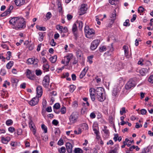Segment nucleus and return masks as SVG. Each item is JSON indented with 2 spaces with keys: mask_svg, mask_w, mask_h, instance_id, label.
Masks as SVG:
<instances>
[{
  "mask_svg": "<svg viewBox=\"0 0 153 153\" xmlns=\"http://www.w3.org/2000/svg\"><path fill=\"white\" fill-rule=\"evenodd\" d=\"M77 28L76 24L75 23L73 26L72 31L74 36L76 38L78 36L77 31Z\"/></svg>",
  "mask_w": 153,
  "mask_h": 153,
  "instance_id": "a211bd4d",
  "label": "nucleus"
},
{
  "mask_svg": "<svg viewBox=\"0 0 153 153\" xmlns=\"http://www.w3.org/2000/svg\"><path fill=\"white\" fill-rule=\"evenodd\" d=\"M52 123L55 126H57L59 123L58 121L56 120H54L52 121Z\"/></svg>",
  "mask_w": 153,
  "mask_h": 153,
  "instance_id": "69168bd1",
  "label": "nucleus"
},
{
  "mask_svg": "<svg viewBox=\"0 0 153 153\" xmlns=\"http://www.w3.org/2000/svg\"><path fill=\"white\" fill-rule=\"evenodd\" d=\"M120 90H119V88L117 87L114 88L112 93V95L113 96L115 97H117V96H118Z\"/></svg>",
  "mask_w": 153,
  "mask_h": 153,
  "instance_id": "6ab92c4d",
  "label": "nucleus"
},
{
  "mask_svg": "<svg viewBox=\"0 0 153 153\" xmlns=\"http://www.w3.org/2000/svg\"><path fill=\"white\" fill-rule=\"evenodd\" d=\"M35 72L37 76H40L42 73V71L40 70H36Z\"/></svg>",
  "mask_w": 153,
  "mask_h": 153,
  "instance_id": "49530a36",
  "label": "nucleus"
},
{
  "mask_svg": "<svg viewBox=\"0 0 153 153\" xmlns=\"http://www.w3.org/2000/svg\"><path fill=\"white\" fill-rule=\"evenodd\" d=\"M108 47H107L108 48ZM107 49V48L105 46H103L100 48V51L101 52H103L105 51Z\"/></svg>",
  "mask_w": 153,
  "mask_h": 153,
  "instance_id": "473e14b6",
  "label": "nucleus"
},
{
  "mask_svg": "<svg viewBox=\"0 0 153 153\" xmlns=\"http://www.w3.org/2000/svg\"><path fill=\"white\" fill-rule=\"evenodd\" d=\"M39 40L40 41L42 42L43 40V38L44 36L43 35V33L42 32H39Z\"/></svg>",
  "mask_w": 153,
  "mask_h": 153,
  "instance_id": "393cba45",
  "label": "nucleus"
},
{
  "mask_svg": "<svg viewBox=\"0 0 153 153\" xmlns=\"http://www.w3.org/2000/svg\"><path fill=\"white\" fill-rule=\"evenodd\" d=\"M118 0H109V2L111 4L113 5L114 4L115 2H117Z\"/></svg>",
  "mask_w": 153,
  "mask_h": 153,
  "instance_id": "680f3d73",
  "label": "nucleus"
},
{
  "mask_svg": "<svg viewBox=\"0 0 153 153\" xmlns=\"http://www.w3.org/2000/svg\"><path fill=\"white\" fill-rule=\"evenodd\" d=\"M60 105L59 103H56L53 105L54 109H57L60 108Z\"/></svg>",
  "mask_w": 153,
  "mask_h": 153,
  "instance_id": "37998d69",
  "label": "nucleus"
},
{
  "mask_svg": "<svg viewBox=\"0 0 153 153\" xmlns=\"http://www.w3.org/2000/svg\"><path fill=\"white\" fill-rule=\"evenodd\" d=\"M9 22L10 24L12 25L13 28L16 30H18L26 27L25 22L22 17H13L10 19Z\"/></svg>",
  "mask_w": 153,
  "mask_h": 153,
  "instance_id": "f03ea898",
  "label": "nucleus"
},
{
  "mask_svg": "<svg viewBox=\"0 0 153 153\" xmlns=\"http://www.w3.org/2000/svg\"><path fill=\"white\" fill-rule=\"evenodd\" d=\"M98 128L96 127L95 128L93 127V130L94 132V133L95 134H97L99 133V131H98Z\"/></svg>",
  "mask_w": 153,
  "mask_h": 153,
  "instance_id": "13d9d810",
  "label": "nucleus"
},
{
  "mask_svg": "<svg viewBox=\"0 0 153 153\" xmlns=\"http://www.w3.org/2000/svg\"><path fill=\"white\" fill-rule=\"evenodd\" d=\"M13 6L12 5H10L9 7V8L8 9H7L6 10V11H7V12H8V11H9V13L8 12V13L9 14L11 13V10L13 9Z\"/></svg>",
  "mask_w": 153,
  "mask_h": 153,
  "instance_id": "864d4df0",
  "label": "nucleus"
},
{
  "mask_svg": "<svg viewBox=\"0 0 153 153\" xmlns=\"http://www.w3.org/2000/svg\"><path fill=\"white\" fill-rule=\"evenodd\" d=\"M123 48L125 52V55L127 58H128V48L127 46L124 45L123 47Z\"/></svg>",
  "mask_w": 153,
  "mask_h": 153,
  "instance_id": "5701e85b",
  "label": "nucleus"
},
{
  "mask_svg": "<svg viewBox=\"0 0 153 153\" xmlns=\"http://www.w3.org/2000/svg\"><path fill=\"white\" fill-rule=\"evenodd\" d=\"M148 72V70L146 68H143L139 71V73L142 76H144Z\"/></svg>",
  "mask_w": 153,
  "mask_h": 153,
  "instance_id": "412c9836",
  "label": "nucleus"
},
{
  "mask_svg": "<svg viewBox=\"0 0 153 153\" xmlns=\"http://www.w3.org/2000/svg\"><path fill=\"white\" fill-rule=\"evenodd\" d=\"M36 28L39 30L41 31H45L46 30V28L44 27H40L39 25L36 26Z\"/></svg>",
  "mask_w": 153,
  "mask_h": 153,
  "instance_id": "72a5a7b5",
  "label": "nucleus"
},
{
  "mask_svg": "<svg viewBox=\"0 0 153 153\" xmlns=\"http://www.w3.org/2000/svg\"><path fill=\"white\" fill-rule=\"evenodd\" d=\"M87 9V5L85 4L81 5L79 13V15H82L85 13Z\"/></svg>",
  "mask_w": 153,
  "mask_h": 153,
  "instance_id": "9b49d317",
  "label": "nucleus"
},
{
  "mask_svg": "<svg viewBox=\"0 0 153 153\" xmlns=\"http://www.w3.org/2000/svg\"><path fill=\"white\" fill-rule=\"evenodd\" d=\"M61 113L62 114H65L66 112V108L64 106L62 107L60 110Z\"/></svg>",
  "mask_w": 153,
  "mask_h": 153,
  "instance_id": "a19ab883",
  "label": "nucleus"
},
{
  "mask_svg": "<svg viewBox=\"0 0 153 153\" xmlns=\"http://www.w3.org/2000/svg\"><path fill=\"white\" fill-rule=\"evenodd\" d=\"M129 20L128 19L126 20L125 22L123 23V25L125 26H129L130 24L129 23Z\"/></svg>",
  "mask_w": 153,
  "mask_h": 153,
  "instance_id": "79ce46f5",
  "label": "nucleus"
},
{
  "mask_svg": "<svg viewBox=\"0 0 153 153\" xmlns=\"http://www.w3.org/2000/svg\"><path fill=\"white\" fill-rule=\"evenodd\" d=\"M49 66L48 63H44L43 66V69L45 71H49Z\"/></svg>",
  "mask_w": 153,
  "mask_h": 153,
  "instance_id": "b1692460",
  "label": "nucleus"
},
{
  "mask_svg": "<svg viewBox=\"0 0 153 153\" xmlns=\"http://www.w3.org/2000/svg\"><path fill=\"white\" fill-rule=\"evenodd\" d=\"M50 43L52 46H54L56 45V43L54 42L53 39H52L50 42Z\"/></svg>",
  "mask_w": 153,
  "mask_h": 153,
  "instance_id": "8fccbe9b",
  "label": "nucleus"
},
{
  "mask_svg": "<svg viewBox=\"0 0 153 153\" xmlns=\"http://www.w3.org/2000/svg\"><path fill=\"white\" fill-rule=\"evenodd\" d=\"M6 55L7 56V57H6V59L7 60H9L12 56L11 52L10 51L7 52Z\"/></svg>",
  "mask_w": 153,
  "mask_h": 153,
  "instance_id": "7c9ffc66",
  "label": "nucleus"
},
{
  "mask_svg": "<svg viewBox=\"0 0 153 153\" xmlns=\"http://www.w3.org/2000/svg\"><path fill=\"white\" fill-rule=\"evenodd\" d=\"M8 131L10 132L13 133L15 131V128L13 127H10L8 128Z\"/></svg>",
  "mask_w": 153,
  "mask_h": 153,
  "instance_id": "bf43d9fd",
  "label": "nucleus"
},
{
  "mask_svg": "<svg viewBox=\"0 0 153 153\" xmlns=\"http://www.w3.org/2000/svg\"><path fill=\"white\" fill-rule=\"evenodd\" d=\"M142 126V124L139 125V123H136V125L135 126V127L136 128H139L141 127Z\"/></svg>",
  "mask_w": 153,
  "mask_h": 153,
  "instance_id": "774afa93",
  "label": "nucleus"
},
{
  "mask_svg": "<svg viewBox=\"0 0 153 153\" xmlns=\"http://www.w3.org/2000/svg\"><path fill=\"white\" fill-rule=\"evenodd\" d=\"M148 81L150 83H153V74L149 77Z\"/></svg>",
  "mask_w": 153,
  "mask_h": 153,
  "instance_id": "603ef678",
  "label": "nucleus"
},
{
  "mask_svg": "<svg viewBox=\"0 0 153 153\" xmlns=\"http://www.w3.org/2000/svg\"><path fill=\"white\" fill-rule=\"evenodd\" d=\"M144 65L146 66H149L151 65V62L147 60L145 62H143Z\"/></svg>",
  "mask_w": 153,
  "mask_h": 153,
  "instance_id": "052dcab7",
  "label": "nucleus"
},
{
  "mask_svg": "<svg viewBox=\"0 0 153 153\" xmlns=\"http://www.w3.org/2000/svg\"><path fill=\"white\" fill-rule=\"evenodd\" d=\"M10 137H7L6 138L2 137L1 138L2 142L4 144L7 143L10 141Z\"/></svg>",
  "mask_w": 153,
  "mask_h": 153,
  "instance_id": "4be33fe9",
  "label": "nucleus"
},
{
  "mask_svg": "<svg viewBox=\"0 0 153 153\" xmlns=\"http://www.w3.org/2000/svg\"><path fill=\"white\" fill-rule=\"evenodd\" d=\"M90 117L91 119H94L95 118L96 115L94 112H92L90 114Z\"/></svg>",
  "mask_w": 153,
  "mask_h": 153,
  "instance_id": "5fc2aeb1",
  "label": "nucleus"
},
{
  "mask_svg": "<svg viewBox=\"0 0 153 153\" xmlns=\"http://www.w3.org/2000/svg\"><path fill=\"white\" fill-rule=\"evenodd\" d=\"M38 62V60L37 59L29 58L27 60V63L29 64H33L36 65Z\"/></svg>",
  "mask_w": 153,
  "mask_h": 153,
  "instance_id": "4468645a",
  "label": "nucleus"
},
{
  "mask_svg": "<svg viewBox=\"0 0 153 153\" xmlns=\"http://www.w3.org/2000/svg\"><path fill=\"white\" fill-rule=\"evenodd\" d=\"M106 126H104V128L103 129V131L105 133L108 134L109 133V131L106 129Z\"/></svg>",
  "mask_w": 153,
  "mask_h": 153,
  "instance_id": "338daca9",
  "label": "nucleus"
},
{
  "mask_svg": "<svg viewBox=\"0 0 153 153\" xmlns=\"http://www.w3.org/2000/svg\"><path fill=\"white\" fill-rule=\"evenodd\" d=\"M116 11L115 10H114L112 14L110 16V18L109 19L110 21L109 23L110 25H108V26H110L114 23L116 19Z\"/></svg>",
  "mask_w": 153,
  "mask_h": 153,
  "instance_id": "6e6552de",
  "label": "nucleus"
},
{
  "mask_svg": "<svg viewBox=\"0 0 153 153\" xmlns=\"http://www.w3.org/2000/svg\"><path fill=\"white\" fill-rule=\"evenodd\" d=\"M118 146L115 147L114 149L110 151L109 153H117V150L118 149Z\"/></svg>",
  "mask_w": 153,
  "mask_h": 153,
  "instance_id": "e433bc0d",
  "label": "nucleus"
},
{
  "mask_svg": "<svg viewBox=\"0 0 153 153\" xmlns=\"http://www.w3.org/2000/svg\"><path fill=\"white\" fill-rule=\"evenodd\" d=\"M13 64V61H10L6 65V67L8 69H10Z\"/></svg>",
  "mask_w": 153,
  "mask_h": 153,
  "instance_id": "bb28decb",
  "label": "nucleus"
},
{
  "mask_svg": "<svg viewBox=\"0 0 153 153\" xmlns=\"http://www.w3.org/2000/svg\"><path fill=\"white\" fill-rule=\"evenodd\" d=\"M11 82L13 83L17 84L19 82V80L16 78H12L11 79Z\"/></svg>",
  "mask_w": 153,
  "mask_h": 153,
  "instance_id": "58836bf2",
  "label": "nucleus"
},
{
  "mask_svg": "<svg viewBox=\"0 0 153 153\" xmlns=\"http://www.w3.org/2000/svg\"><path fill=\"white\" fill-rule=\"evenodd\" d=\"M79 25V28L80 30H81L83 26V23L80 21H78L76 22Z\"/></svg>",
  "mask_w": 153,
  "mask_h": 153,
  "instance_id": "c756f323",
  "label": "nucleus"
},
{
  "mask_svg": "<svg viewBox=\"0 0 153 153\" xmlns=\"http://www.w3.org/2000/svg\"><path fill=\"white\" fill-rule=\"evenodd\" d=\"M104 89L101 87L97 88L95 89L91 88L89 89L90 96L92 101L95 100L96 96L97 99L100 102L103 101L105 97L104 94Z\"/></svg>",
  "mask_w": 153,
  "mask_h": 153,
  "instance_id": "f257e3e1",
  "label": "nucleus"
},
{
  "mask_svg": "<svg viewBox=\"0 0 153 153\" xmlns=\"http://www.w3.org/2000/svg\"><path fill=\"white\" fill-rule=\"evenodd\" d=\"M66 149L67 151L69 153H72V148L73 146L69 143H67L66 144Z\"/></svg>",
  "mask_w": 153,
  "mask_h": 153,
  "instance_id": "2eb2a0df",
  "label": "nucleus"
},
{
  "mask_svg": "<svg viewBox=\"0 0 153 153\" xmlns=\"http://www.w3.org/2000/svg\"><path fill=\"white\" fill-rule=\"evenodd\" d=\"M57 59V56L56 55H54L50 57V60L51 62L54 63L56 62Z\"/></svg>",
  "mask_w": 153,
  "mask_h": 153,
  "instance_id": "a878e982",
  "label": "nucleus"
},
{
  "mask_svg": "<svg viewBox=\"0 0 153 153\" xmlns=\"http://www.w3.org/2000/svg\"><path fill=\"white\" fill-rule=\"evenodd\" d=\"M47 101L45 99H43L42 102V105L44 108H45L46 106Z\"/></svg>",
  "mask_w": 153,
  "mask_h": 153,
  "instance_id": "c03bdc74",
  "label": "nucleus"
},
{
  "mask_svg": "<svg viewBox=\"0 0 153 153\" xmlns=\"http://www.w3.org/2000/svg\"><path fill=\"white\" fill-rule=\"evenodd\" d=\"M79 114L77 112H74L70 116L69 119L70 123L68 124L71 125L75 123L77 120Z\"/></svg>",
  "mask_w": 153,
  "mask_h": 153,
  "instance_id": "7ed1b4c3",
  "label": "nucleus"
},
{
  "mask_svg": "<svg viewBox=\"0 0 153 153\" xmlns=\"http://www.w3.org/2000/svg\"><path fill=\"white\" fill-rule=\"evenodd\" d=\"M13 121L11 119H8L6 122V124L7 126H10L13 124Z\"/></svg>",
  "mask_w": 153,
  "mask_h": 153,
  "instance_id": "c85d7f7f",
  "label": "nucleus"
},
{
  "mask_svg": "<svg viewBox=\"0 0 153 153\" xmlns=\"http://www.w3.org/2000/svg\"><path fill=\"white\" fill-rule=\"evenodd\" d=\"M56 29L60 31V32L61 33L62 32V29H63V27L59 25H57L56 27Z\"/></svg>",
  "mask_w": 153,
  "mask_h": 153,
  "instance_id": "ea45409f",
  "label": "nucleus"
},
{
  "mask_svg": "<svg viewBox=\"0 0 153 153\" xmlns=\"http://www.w3.org/2000/svg\"><path fill=\"white\" fill-rule=\"evenodd\" d=\"M76 88L75 86L74 85H71L70 86L69 91L71 92H73Z\"/></svg>",
  "mask_w": 153,
  "mask_h": 153,
  "instance_id": "f704fd0d",
  "label": "nucleus"
},
{
  "mask_svg": "<svg viewBox=\"0 0 153 153\" xmlns=\"http://www.w3.org/2000/svg\"><path fill=\"white\" fill-rule=\"evenodd\" d=\"M73 58V55L70 54L64 57L61 61L62 64H64L65 66H67L68 65L70 60L71 59Z\"/></svg>",
  "mask_w": 153,
  "mask_h": 153,
  "instance_id": "39448f33",
  "label": "nucleus"
},
{
  "mask_svg": "<svg viewBox=\"0 0 153 153\" xmlns=\"http://www.w3.org/2000/svg\"><path fill=\"white\" fill-rule=\"evenodd\" d=\"M88 69V67H85L79 75V78L80 79L82 78L85 75L86 72Z\"/></svg>",
  "mask_w": 153,
  "mask_h": 153,
  "instance_id": "f3484780",
  "label": "nucleus"
},
{
  "mask_svg": "<svg viewBox=\"0 0 153 153\" xmlns=\"http://www.w3.org/2000/svg\"><path fill=\"white\" fill-rule=\"evenodd\" d=\"M50 78L48 75L45 76L44 78L42 81V85L45 88H47L49 85Z\"/></svg>",
  "mask_w": 153,
  "mask_h": 153,
  "instance_id": "423d86ee",
  "label": "nucleus"
},
{
  "mask_svg": "<svg viewBox=\"0 0 153 153\" xmlns=\"http://www.w3.org/2000/svg\"><path fill=\"white\" fill-rule=\"evenodd\" d=\"M38 97L36 96V97H33L30 101H28V103L31 106H34L36 105L38 102L39 101V99Z\"/></svg>",
  "mask_w": 153,
  "mask_h": 153,
  "instance_id": "0eeeda50",
  "label": "nucleus"
},
{
  "mask_svg": "<svg viewBox=\"0 0 153 153\" xmlns=\"http://www.w3.org/2000/svg\"><path fill=\"white\" fill-rule=\"evenodd\" d=\"M135 86L134 82L132 80H130L128 81L125 85V87L126 89L128 90L132 87Z\"/></svg>",
  "mask_w": 153,
  "mask_h": 153,
  "instance_id": "9d476101",
  "label": "nucleus"
},
{
  "mask_svg": "<svg viewBox=\"0 0 153 153\" xmlns=\"http://www.w3.org/2000/svg\"><path fill=\"white\" fill-rule=\"evenodd\" d=\"M141 114L142 115H144L147 112L146 110L144 109H142L140 110Z\"/></svg>",
  "mask_w": 153,
  "mask_h": 153,
  "instance_id": "e2e57ef3",
  "label": "nucleus"
},
{
  "mask_svg": "<svg viewBox=\"0 0 153 153\" xmlns=\"http://www.w3.org/2000/svg\"><path fill=\"white\" fill-rule=\"evenodd\" d=\"M29 125L31 130L33 132V134L36 136V127L32 121L30 120L29 123Z\"/></svg>",
  "mask_w": 153,
  "mask_h": 153,
  "instance_id": "1a4fd4ad",
  "label": "nucleus"
},
{
  "mask_svg": "<svg viewBox=\"0 0 153 153\" xmlns=\"http://www.w3.org/2000/svg\"><path fill=\"white\" fill-rule=\"evenodd\" d=\"M99 41L98 40H95L93 41L91 44L90 48L92 50H95L99 44Z\"/></svg>",
  "mask_w": 153,
  "mask_h": 153,
  "instance_id": "f8f14e48",
  "label": "nucleus"
},
{
  "mask_svg": "<svg viewBox=\"0 0 153 153\" xmlns=\"http://www.w3.org/2000/svg\"><path fill=\"white\" fill-rule=\"evenodd\" d=\"M41 128L44 131L45 133H46L47 132V128L44 124H42V125Z\"/></svg>",
  "mask_w": 153,
  "mask_h": 153,
  "instance_id": "c9c22d12",
  "label": "nucleus"
},
{
  "mask_svg": "<svg viewBox=\"0 0 153 153\" xmlns=\"http://www.w3.org/2000/svg\"><path fill=\"white\" fill-rule=\"evenodd\" d=\"M37 96L40 97L42 94V87L40 86H38L36 88Z\"/></svg>",
  "mask_w": 153,
  "mask_h": 153,
  "instance_id": "dca6fc26",
  "label": "nucleus"
},
{
  "mask_svg": "<svg viewBox=\"0 0 153 153\" xmlns=\"http://www.w3.org/2000/svg\"><path fill=\"white\" fill-rule=\"evenodd\" d=\"M6 74V71L3 69H1L0 71V74L2 76H4Z\"/></svg>",
  "mask_w": 153,
  "mask_h": 153,
  "instance_id": "09e8293b",
  "label": "nucleus"
},
{
  "mask_svg": "<svg viewBox=\"0 0 153 153\" xmlns=\"http://www.w3.org/2000/svg\"><path fill=\"white\" fill-rule=\"evenodd\" d=\"M82 127L85 130H87L88 128V126L87 124L86 123H83L82 124Z\"/></svg>",
  "mask_w": 153,
  "mask_h": 153,
  "instance_id": "de8ad7c7",
  "label": "nucleus"
},
{
  "mask_svg": "<svg viewBox=\"0 0 153 153\" xmlns=\"http://www.w3.org/2000/svg\"><path fill=\"white\" fill-rule=\"evenodd\" d=\"M14 2L16 6H21L24 4L25 1L24 0H15Z\"/></svg>",
  "mask_w": 153,
  "mask_h": 153,
  "instance_id": "aec40b11",
  "label": "nucleus"
},
{
  "mask_svg": "<svg viewBox=\"0 0 153 153\" xmlns=\"http://www.w3.org/2000/svg\"><path fill=\"white\" fill-rule=\"evenodd\" d=\"M59 152L61 153H64L66 152L65 148L64 147H62L59 150Z\"/></svg>",
  "mask_w": 153,
  "mask_h": 153,
  "instance_id": "4c0bfd02",
  "label": "nucleus"
},
{
  "mask_svg": "<svg viewBox=\"0 0 153 153\" xmlns=\"http://www.w3.org/2000/svg\"><path fill=\"white\" fill-rule=\"evenodd\" d=\"M64 143L63 140L62 139H60L58 141L57 144L61 146Z\"/></svg>",
  "mask_w": 153,
  "mask_h": 153,
  "instance_id": "0e129e2a",
  "label": "nucleus"
},
{
  "mask_svg": "<svg viewBox=\"0 0 153 153\" xmlns=\"http://www.w3.org/2000/svg\"><path fill=\"white\" fill-rule=\"evenodd\" d=\"M125 110L126 108L125 107H123L121 108V110L120 111V113L121 115H122L123 113H126Z\"/></svg>",
  "mask_w": 153,
  "mask_h": 153,
  "instance_id": "6e6d98bb",
  "label": "nucleus"
},
{
  "mask_svg": "<svg viewBox=\"0 0 153 153\" xmlns=\"http://www.w3.org/2000/svg\"><path fill=\"white\" fill-rule=\"evenodd\" d=\"M86 36L88 38H90V36L95 34L94 30L92 29L89 28L88 26H85L84 29Z\"/></svg>",
  "mask_w": 153,
  "mask_h": 153,
  "instance_id": "20e7f679",
  "label": "nucleus"
},
{
  "mask_svg": "<svg viewBox=\"0 0 153 153\" xmlns=\"http://www.w3.org/2000/svg\"><path fill=\"white\" fill-rule=\"evenodd\" d=\"M145 9L142 6L140 7L138 9V12L140 13H142L145 10Z\"/></svg>",
  "mask_w": 153,
  "mask_h": 153,
  "instance_id": "3c124183",
  "label": "nucleus"
},
{
  "mask_svg": "<svg viewBox=\"0 0 153 153\" xmlns=\"http://www.w3.org/2000/svg\"><path fill=\"white\" fill-rule=\"evenodd\" d=\"M26 75L27 77L30 79L34 80L35 79V75L29 69H27L26 70Z\"/></svg>",
  "mask_w": 153,
  "mask_h": 153,
  "instance_id": "ddd939ff",
  "label": "nucleus"
},
{
  "mask_svg": "<svg viewBox=\"0 0 153 153\" xmlns=\"http://www.w3.org/2000/svg\"><path fill=\"white\" fill-rule=\"evenodd\" d=\"M74 152V153H82L83 151L81 149L77 148L75 149Z\"/></svg>",
  "mask_w": 153,
  "mask_h": 153,
  "instance_id": "cd10ccee",
  "label": "nucleus"
},
{
  "mask_svg": "<svg viewBox=\"0 0 153 153\" xmlns=\"http://www.w3.org/2000/svg\"><path fill=\"white\" fill-rule=\"evenodd\" d=\"M57 5L59 9V12H61L62 10L61 3L59 1H57Z\"/></svg>",
  "mask_w": 153,
  "mask_h": 153,
  "instance_id": "2f4dec72",
  "label": "nucleus"
},
{
  "mask_svg": "<svg viewBox=\"0 0 153 153\" xmlns=\"http://www.w3.org/2000/svg\"><path fill=\"white\" fill-rule=\"evenodd\" d=\"M51 14L50 12H48L47 13L46 16V17L48 19H49L51 17Z\"/></svg>",
  "mask_w": 153,
  "mask_h": 153,
  "instance_id": "4d7b16f0",
  "label": "nucleus"
},
{
  "mask_svg": "<svg viewBox=\"0 0 153 153\" xmlns=\"http://www.w3.org/2000/svg\"><path fill=\"white\" fill-rule=\"evenodd\" d=\"M76 56L77 57H80L82 55V52L80 50H78L76 53Z\"/></svg>",
  "mask_w": 153,
  "mask_h": 153,
  "instance_id": "a18cd8bd",
  "label": "nucleus"
}]
</instances>
